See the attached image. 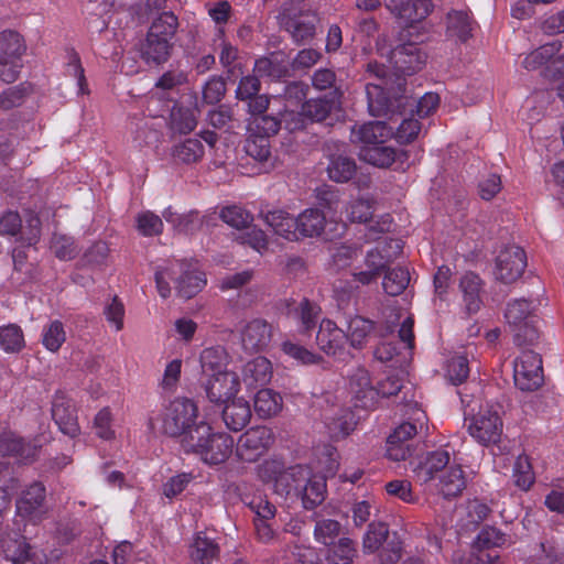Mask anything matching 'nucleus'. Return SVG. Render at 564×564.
Returning <instances> with one entry per match:
<instances>
[{
	"instance_id": "1",
	"label": "nucleus",
	"mask_w": 564,
	"mask_h": 564,
	"mask_svg": "<svg viewBox=\"0 0 564 564\" xmlns=\"http://www.w3.org/2000/svg\"><path fill=\"white\" fill-rule=\"evenodd\" d=\"M368 82L366 95L370 115L375 117L388 116L389 119L395 113L415 115L425 118L432 115L440 105V97L435 93H426L419 100L413 97L399 94L403 91L402 83L397 77L388 74L383 64L370 62L367 65Z\"/></svg>"
},
{
	"instance_id": "2",
	"label": "nucleus",
	"mask_w": 564,
	"mask_h": 564,
	"mask_svg": "<svg viewBox=\"0 0 564 564\" xmlns=\"http://www.w3.org/2000/svg\"><path fill=\"white\" fill-rule=\"evenodd\" d=\"M258 477L264 482H273L275 494H324L326 480L324 476L312 475L305 466H293L288 470L279 459L264 460L258 466Z\"/></svg>"
},
{
	"instance_id": "3",
	"label": "nucleus",
	"mask_w": 564,
	"mask_h": 564,
	"mask_svg": "<svg viewBox=\"0 0 564 564\" xmlns=\"http://www.w3.org/2000/svg\"><path fill=\"white\" fill-rule=\"evenodd\" d=\"M171 281L175 282L178 295L185 299L195 296L207 283L206 275L196 260L172 261L156 270L155 284L162 299L171 295Z\"/></svg>"
},
{
	"instance_id": "4",
	"label": "nucleus",
	"mask_w": 564,
	"mask_h": 564,
	"mask_svg": "<svg viewBox=\"0 0 564 564\" xmlns=\"http://www.w3.org/2000/svg\"><path fill=\"white\" fill-rule=\"evenodd\" d=\"M447 451H435L426 455L415 468L414 474L420 482H427L438 474V485L443 494H462L471 489L473 477L466 474L460 465H449Z\"/></svg>"
},
{
	"instance_id": "5",
	"label": "nucleus",
	"mask_w": 564,
	"mask_h": 564,
	"mask_svg": "<svg viewBox=\"0 0 564 564\" xmlns=\"http://www.w3.org/2000/svg\"><path fill=\"white\" fill-rule=\"evenodd\" d=\"M183 447L198 456L204 464L215 466L224 464L231 456L235 440L228 433L216 431L209 423L199 421Z\"/></svg>"
},
{
	"instance_id": "6",
	"label": "nucleus",
	"mask_w": 564,
	"mask_h": 564,
	"mask_svg": "<svg viewBox=\"0 0 564 564\" xmlns=\"http://www.w3.org/2000/svg\"><path fill=\"white\" fill-rule=\"evenodd\" d=\"M198 406L188 398H175L166 404L161 414L151 419L150 424L152 429H158L165 435L172 437L184 436L183 446L185 441L194 433V429L199 423Z\"/></svg>"
},
{
	"instance_id": "7",
	"label": "nucleus",
	"mask_w": 564,
	"mask_h": 564,
	"mask_svg": "<svg viewBox=\"0 0 564 564\" xmlns=\"http://www.w3.org/2000/svg\"><path fill=\"white\" fill-rule=\"evenodd\" d=\"M539 304L536 299H517L508 303L505 317L518 345L532 344L538 338L535 312Z\"/></svg>"
},
{
	"instance_id": "8",
	"label": "nucleus",
	"mask_w": 564,
	"mask_h": 564,
	"mask_svg": "<svg viewBox=\"0 0 564 564\" xmlns=\"http://www.w3.org/2000/svg\"><path fill=\"white\" fill-rule=\"evenodd\" d=\"M321 419L325 433L330 440L338 441L348 436L355 429L356 421L350 409L343 406L330 393L318 400Z\"/></svg>"
},
{
	"instance_id": "9",
	"label": "nucleus",
	"mask_w": 564,
	"mask_h": 564,
	"mask_svg": "<svg viewBox=\"0 0 564 564\" xmlns=\"http://www.w3.org/2000/svg\"><path fill=\"white\" fill-rule=\"evenodd\" d=\"M522 66L527 70H541L545 76L564 77V42L554 40L531 51Z\"/></svg>"
},
{
	"instance_id": "10",
	"label": "nucleus",
	"mask_w": 564,
	"mask_h": 564,
	"mask_svg": "<svg viewBox=\"0 0 564 564\" xmlns=\"http://www.w3.org/2000/svg\"><path fill=\"white\" fill-rule=\"evenodd\" d=\"M413 422H403L397 426L387 438V457L391 460H404L411 455V440L423 430L427 422L425 412L415 408L412 413Z\"/></svg>"
},
{
	"instance_id": "11",
	"label": "nucleus",
	"mask_w": 564,
	"mask_h": 564,
	"mask_svg": "<svg viewBox=\"0 0 564 564\" xmlns=\"http://www.w3.org/2000/svg\"><path fill=\"white\" fill-rule=\"evenodd\" d=\"M402 251V243L399 239H384L370 249L365 258L366 270L354 273V279L364 284L375 281L386 265L398 257Z\"/></svg>"
},
{
	"instance_id": "12",
	"label": "nucleus",
	"mask_w": 564,
	"mask_h": 564,
	"mask_svg": "<svg viewBox=\"0 0 564 564\" xmlns=\"http://www.w3.org/2000/svg\"><path fill=\"white\" fill-rule=\"evenodd\" d=\"M502 429L503 424L500 416V406L486 404L470 419L468 433L476 442L488 446L500 441Z\"/></svg>"
},
{
	"instance_id": "13",
	"label": "nucleus",
	"mask_w": 564,
	"mask_h": 564,
	"mask_svg": "<svg viewBox=\"0 0 564 564\" xmlns=\"http://www.w3.org/2000/svg\"><path fill=\"white\" fill-rule=\"evenodd\" d=\"M25 52L22 36L14 31L0 33V79L12 83L17 79L21 64V57Z\"/></svg>"
},
{
	"instance_id": "14",
	"label": "nucleus",
	"mask_w": 564,
	"mask_h": 564,
	"mask_svg": "<svg viewBox=\"0 0 564 564\" xmlns=\"http://www.w3.org/2000/svg\"><path fill=\"white\" fill-rule=\"evenodd\" d=\"M0 547L4 558L12 564H46L44 552L30 545L22 532H3Z\"/></svg>"
},
{
	"instance_id": "15",
	"label": "nucleus",
	"mask_w": 564,
	"mask_h": 564,
	"mask_svg": "<svg viewBox=\"0 0 564 564\" xmlns=\"http://www.w3.org/2000/svg\"><path fill=\"white\" fill-rule=\"evenodd\" d=\"M303 0H290L283 7L282 21L296 42L313 37L316 17L308 9L300 6Z\"/></svg>"
},
{
	"instance_id": "16",
	"label": "nucleus",
	"mask_w": 564,
	"mask_h": 564,
	"mask_svg": "<svg viewBox=\"0 0 564 564\" xmlns=\"http://www.w3.org/2000/svg\"><path fill=\"white\" fill-rule=\"evenodd\" d=\"M513 379L522 391L536 390L543 382L541 357L532 350H522L513 364Z\"/></svg>"
},
{
	"instance_id": "17",
	"label": "nucleus",
	"mask_w": 564,
	"mask_h": 564,
	"mask_svg": "<svg viewBox=\"0 0 564 564\" xmlns=\"http://www.w3.org/2000/svg\"><path fill=\"white\" fill-rule=\"evenodd\" d=\"M274 436L270 429L256 426L240 435L237 444V454L240 459L254 462L262 456L273 444Z\"/></svg>"
},
{
	"instance_id": "18",
	"label": "nucleus",
	"mask_w": 564,
	"mask_h": 564,
	"mask_svg": "<svg viewBox=\"0 0 564 564\" xmlns=\"http://www.w3.org/2000/svg\"><path fill=\"white\" fill-rule=\"evenodd\" d=\"M50 508L45 496H19L15 500L14 528L10 531L24 532L26 523L36 524L45 519Z\"/></svg>"
},
{
	"instance_id": "19",
	"label": "nucleus",
	"mask_w": 564,
	"mask_h": 564,
	"mask_svg": "<svg viewBox=\"0 0 564 564\" xmlns=\"http://www.w3.org/2000/svg\"><path fill=\"white\" fill-rule=\"evenodd\" d=\"M206 398L215 404H220L236 397L240 391V378L237 372L227 370L206 379H200Z\"/></svg>"
},
{
	"instance_id": "20",
	"label": "nucleus",
	"mask_w": 564,
	"mask_h": 564,
	"mask_svg": "<svg viewBox=\"0 0 564 564\" xmlns=\"http://www.w3.org/2000/svg\"><path fill=\"white\" fill-rule=\"evenodd\" d=\"M527 267V256L522 248L508 246L500 250L496 259L495 276L503 283L517 281Z\"/></svg>"
},
{
	"instance_id": "21",
	"label": "nucleus",
	"mask_w": 564,
	"mask_h": 564,
	"mask_svg": "<svg viewBox=\"0 0 564 564\" xmlns=\"http://www.w3.org/2000/svg\"><path fill=\"white\" fill-rule=\"evenodd\" d=\"M292 101L290 100L286 107H291ZM294 109L286 108L280 113V118L272 116H257L251 117L248 123V132L263 134L270 137L279 131L280 126L283 123L285 129L290 131L299 130L303 128V120L299 119L294 121Z\"/></svg>"
},
{
	"instance_id": "22",
	"label": "nucleus",
	"mask_w": 564,
	"mask_h": 564,
	"mask_svg": "<svg viewBox=\"0 0 564 564\" xmlns=\"http://www.w3.org/2000/svg\"><path fill=\"white\" fill-rule=\"evenodd\" d=\"M378 380H373L365 368L356 369L349 377L348 389L357 404L372 409L378 404Z\"/></svg>"
},
{
	"instance_id": "23",
	"label": "nucleus",
	"mask_w": 564,
	"mask_h": 564,
	"mask_svg": "<svg viewBox=\"0 0 564 564\" xmlns=\"http://www.w3.org/2000/svg\"><path fill=\"white\" fill-rule=\"evenodd\" d=\"M388 61L397 73L411 75L422 69L426 54L417 44L405 43L393 48Z\"/></svg>"
},
{
	"instance_id": "24",
	"label": "nucleus",
	"mask_w": 564,
	"mask_h": 564,
	"mask_svg": "<svg viewBox=\"0 0 564 564\" xmlns=\"http://www.w3.org/2000/svg\"><path fill=\"white\" fill-rule=\"evenodd\" d=\"M384 4L404 24L422 21L432 12L434 7L431 0H384Z\"/></svg>"
},
{
	"instance_id": "25",
	"label": "nucleus",
	"mask_w": 564,
	"mask_h": 564,
	"mask_svg": "<svg viewBox=\"0 0 564 564\" xmlns=\"http://www.w3.org/2000/svg\"><path fill=\"white\" fill-rule=\"evenodd\" d=\"M271 338L272 327L262 318L251 319L240 329V340L246 351L264 350L269 346Z\"/></svg>"
},
{
	"instance_id": "26",
	"label": "nucleus",
	"mask_w": 564,
	"mask_h": 564,
	"mask_svg": "<svg viewBox=\"0 0 564 564\" xmlns=\"http://www.w3.org/2000/svg\"><path fill=\"white\" fill-rule=\"evenodd\" d=\"M506 542L505 534L494 527L484 528L474 542V552L470 556V564H494L498 555H491L486 551L501 546Z\"/></svg>"
},
{
	"instance_id": "27",
	"label": "nucleus",
	"mask_w": 564,
	"mask_h": 564,
	"mask_svg": "<svg viewBox=\"0 0 564 564\" xmlns=\"http://www.w3.org/2000/svg\"><path fill=\"white\" fill-rule=\"evenodd\" d=\"M221 404H225L221 412L223 421L230 431L239 432L250 422L251 406L243 397H234Z\"/></svg>"
},
{
	"instance_id": "28",
	"label": "nucleus",
	"mask_w": 564,
	"mask_h": 564,
	"mask_svg": "<svg viewBox=\"0 0 564 564\" xmlns=\"http://www.w3.org/2000/svg\"><path fill=\"white\" fill-rule=\"evenodd\" d=\"M392 137V127L384 121H371L351 130V141L361 147L383 144Z\"/></svg>"
},
{
	"instance_id": "29",
	"label": "nucleus",
	"mask_w": 564,
	"mask_h": 564,
	"mask_svg": "<svg viewBox=\"0 0 564 564\" xmlns=\"http://www.w3.org/2000/svg\"><path fill=\"white\" fill-rule=\"evenodd\" d=\"M52 416L61 432L69 437H76L79 432L74 405L63 395H56L52 405Z\"/></svg>"
},
{
	"instance_id": "30",
	"label": "nucleus",
	"mask_w": 564,
	"mask_h": 564,
	"mask_svg": "<svg viewBox=\"0 0 564 564\" xmlns=\"http://www.w3.org/2000/svg\"><path fill=\"white\" fill-rule=\"evenodd\" d=\"M263 221L273 234L289 241L299 240L297 217L283 209H273L263 214Z\"/></svg>"
},
{
	"instance_id": "31",
	"label": "nucleus",
	"mask_w": 564,
	"mask_h": 564,
	"mask_svg": "<svg viewBox=\"0 0 564 564\" xmlns=\"http://www.w3.org/2000/svg\"><path fill=\"white\" fill-rule=\"evenodd\" d=\"M230 357L223 346L205 348L199 356L200 379H206L229 370Z\"/></svg>"
},
{
	"instance_id": "32",
	"label": "nucleus",
	"mask_w": 564,
	"mask_h": 564,
	"mask_svg": "<svg viewBox=\"0 0 564 564\" xmlns=\"http://www.w3.org/2000/svg\"><path fill=\"white\" fill-rule=\"evenodd\" d=\"M458 288L466 312L469 314L478 312L482 304V280L479 275L474 272L464 273L459 279Z\"/></svg>"
},
{
	"instance_id": "33",
	"label": "nucleus",
	"mask_w": 564,
	"mask_h": 564,
	"mask_svg": "<svg viewBox=\"0 0 564 564\" xmlns=\"http://www.w3.org/2000/svg\"><path fill=\"white\" fill-rule=\"evenodd\" d=\"M319 314L321 307L307 299H303L296 306L290 307L288 311V316L296 324L301 335L311 334Z\"/></svg>"
},
{
	"instance_id": "34",
	"label": "nucleus",
	"mask_w": 564,
	"mask_h": 564,
	"mask_svg": "<svg viewBox=\"0 0 564 564\" xmlns=\"http://www.w3.org/2000/svg\"><path fill=\"white\" fill-rule=\"evenodd\" d=\"M37 445L31 442L25 443L13 432H6L0 437V454L14 456L20 462H29L35 457Z\"/></svg>"
},
{
	"instance_id": "35",
	"label": "nucleus",
	"mask_w": 564,
	"mask_h": 564,
	"mask_svg": "<svg viewBox=\"0 0 564 564\" xmlns=\"http://www.w3.org/2000/svg\"><path fill=\"white\" fill-rule=\"evenodd\" d=\"M344 332L330 319H323L316 335L319 348L327 355H336L344 346Z\"/></svg>"
},
{
	"instance_id": "36",
	"label": "nucleus",
	"mask_w": 564,
	"mask_h": 564,
	"mask_svg": "<svg viewBox=\"0 0 564 564\" xmlns=\"http://www.w3.org/2000/svg\"><path fill=\"white\" fill-rule=\"evenodd\" d=\"M474 22L466 10H453L446 19V36L456 42L464 43L473 32Z\"/></svg>"
},
{
	"instance_id": "37",
	"label": "nucleus",
	"mask_w": 564,
	"mask_h": 564,
	"mask_svg": "<svg viewBox=\"0 0 564 564\" xmlns=\"http://www.w3.org/2000/svg\"><path fill=\"white\" fill-rule=\"evenodd\" d=\"M326 218L323 212L317 208H306L297 216L299 239L315 238L325 232Z\"/></svg>"
},
{
	"instance_id": "38",
	"label": "nucleus",
	"mask_w": 564,
	"mask_h": 564,
	"mask_svg": "<svg viewBox=\"0 0 564 564\" xmlns=\"http://www.w3.org/2000/svg\"><path fill=\"white\" fill-rule=\"evenodd\" d=\"M242 377L250 388L267 384L272 378V365L265 357H256L245 365Z\"/></svg>"
},
{
	"instance_id": "39",
	"label": "nucleus",
	"mask_w": 564,
	"mask_h": 564,
	"mask_svg": "<svg viewBox=\"0 0 564 564\" xmlns=\"http://www.w3.org/2000/svg\"><path fill=\"white\" fill-rule=\"evenodd\" d=\"M172 42L167 37H152L147 35L141 47V56L148 64L159 65L165 63L171 54Z\"/></svg>"
},
{
	"instance_id": "40",
	"label": "nucleus",
	"mask_w": 564,
	"mask_h": 564,
	"mask_svg": "<svg viewBox=\"0 0 564 564\" xmlns=\"http://www.w3.org/2000/svg\"><path fill=\"white\" fill-rule=\"evenodd\" d=\"M191 557L199 564H209L219 553L218 544L206 535L205 532H197L191 545Z\"/></svg>"
},
{
	"instance_id": "41",
	"label": "nucleus",
	"mask_w": 564,
	"mask_h": 564,
	"mask_svg": "<svg viewBox=\"0 0 564 564\" xmlns=\"http://www.w3.org/2000/svg\"><path fill=\"white\" fill-rule=\"evenodd\" d=\"M376 210V200L369 195L352 197L346 205L345 213L351 223H367Z\"/></svg>"
},
{
	"instance_id": "42",
	"label": "nucleus",
	"mask_w": 564,
	"mask_h": 564,
	"mask_svg": "<svg viewBox=\"0 0 564 564\" xmlns=\"http://www.w3.org/2000/svg\"><path fill=\"white\" fill-rule=\"evenodd\" d=\"M334 107V101L328 100L326 98H312L306 100L302 106L301 112H296L294 110V121L299 119L303 120V127L305 126V120L312 121H322L324 120L328 113L332 111Z\"/></svg>"
},
{
	"instance_id": "43",
	"label": "nucleus",
	"mask_w": 564,
	"mask_h": 564,
	"mask_svg": "<svg viewBox=\"0 0 564 564\" xmlns=\"http://www.w3.org/2000/svg\"><path fill=\"white\" fill-rule=\"evenodd\" d=\"M282 404L281 395L271 389H261L254 395V411L262 419L276 415Z\"/></svg>"
},
{
	"instance_id": "44",
	"label": "nucleus",
	"mask_w": 564,
	"mask_h": 564,
	"mask_svg": "<svg viewBox=\"0 0 564 564\" xmlns=\"http://www.w3.org/2000/svg\"><path fill=\"white\" fill-rule=\"evenodd\" d=\"M359 156L371 165L386 167L394 162L395 150L383 144L367 145L360 148Z\"/></svg>"
},
{
	"instance_id": "45",
	"label": "nucleus",
	"mask_w": 564,
	"mask_h": 564,
	"mask_svg": "<svg viewBox=\"0 0 564 564\" xmlns=\"http://www.w3.org/2000/svg\"><path fill=\"white\" fill-rule=\"evenodd\" d=\"M175 160L191 164L199 161L204 155V145L199 139L189 138L176 144L172 152Z\"/></svg>"
},
{
	"instance_id": "46",
	"label": "nucleus",
	"mask_w": 564,
	"mask_h": 564,
	"mask_svg": "<svg viewBox=\"0 0 564 564\" xmlns=\"http://www.w3.org/2000/svg\"><path fill=\"white\" fill-rule=\"evenodd\" d=\"M329 546L327 560L330 564H350L356 556L355 542L347 536L339 538Z\"/></svg>"
},
{
	"instance_id": "47",
	"label": "nucleus",
	"mask_w": 564,
	"mask_h": 564,
	"mask_svg": "<svg viewBox=\"0 0 564 564\" xmlns=\"http://www.w3.org/2000/svg\"><path fill=\"white\" fill-rule=\"evenodd\" d=\"M512 478L514 485L521 491L530 490L534 482L535 476L532 465L527 455H519L513 465Z\"/></svg>"
},
{
	"instance_id": "48",
	"label": "nucleus",
	"mask_w": 564,
	"mask_h": 564,
	"mask_svg": "<svg viewBox=\"0 0 564 564\" xmlns=\"http://www.w3.org/2000/svg\"><path fill=\"white\" fill-rule=\"evenodd\" d=\"M25 345L24 335L20 326L9 324L0 327V347L6 352H19Z\"/></svg>"
},
{
	"instance_id": "49",
	"label": "nucleus",
	"mask_w": 564,
	"mask_h": 564,
	"mask_svg": "<svg viewBox=\"0 0 564 564\" xmlns=\"http://www.w3.org/2000/svg\"><path fill=\"white\" fill-rule=\"evenodd\" d=\"M372 329L373 324L371 321L361 316H355L349 319L347 335L345 336L350 340L351 346L360 347L366 343Z\"/></svg>"
},
{
	"instance_id": "50",
	"label": "nucleus",
	"mask_w": 564,
	"mask_h": 564,
	"mask_svg": "<svg viewBox=\"0 0 564 564\" xmlns=\"http://www.w3.org/2000/svg\"><path fill=\"white\" fill-rule=\"evenodd\" d=\"M355 172V161L346 156L333 158L327 167L329 178L337 183L348 182Z\"/></svg>"
},
{
	"instance_id": "51",
	"label": "nucleus",
	"mask_w": 564,
	"mask_h": 564,
	"mask_svg": "<svg viewBox=\"0 0 564 564\" xmlns=\"http://www.w3.org/2000/svg\"><path fill=\"white\" fill-rule=\"evenodd\" d=\"M178 22L177 18L171 12L161 13L151 24L148 35L152 37H174Z\"/></svg>"
},
{
	"instance_id": "52",
	"label": "nucleus",
	"mask_w": 564,
	"mask_h": 564,
	"mask_svg": "<svg viewBox=\"0 0 564 564\" xmlns=\"http://www.w3.org/2000/svg\"><path fill=\"white\" fill-rule=\"evenodd\" d=\"M410 282V273L404 268H395L383 278L382 286L388 295L397 296L401 294Z\"/></svg>"
},
{
	"instance_id": "53",
	"label": "nucleus",
	"mask_w": 564,
	"mask_h": 564,
	"mask_svg": "<svg viewBox=\"0 0 564 564\" xmlns=\"http://www.w3.org/2000/svg\"><path fill=\"white\" fill-rule=\"evenodd\" d=\"M245 151L256 161H267L270 156L269 137L249 132L245 144Z\"/></svg>"
},
{
	"instance_id": "54",
	"label": "nucleus",
	"mask_w": 564,
	"mask_h": 564,
	"mask_svg": "<svg viewBox=\"0 0 564 564\" xmlns=\"http://www.w3.org/2000/svg\"><path fill=\"white\" fill-rule=\"evenodd\" d=\"M220 218L228 226L238 230L248 228L253 221L252 215L240 206H227L221 209Z\"/></svg>"
},
{
	"instance_id": "55",
	"label": "nucleus",
	"mask_w": 564,
	"mask_h": 564,
	"mask_svg": "<svg viewBox=\"0 0 564 564\" xmlns=\"http://www.w3.org/2000/svg\"><path fill=\"white\" fill-rule=\"evenodd\" d=\"M388 538L389 529L387 524L381 522L370 523L362 540L364 551L368 553L376 552Z\"/></svg>"
},
{
	"instance_id": "56",
	"label": "nucleus",
	"mask_w": 564,
	"mask_h": 564,
	"mask_svg": "<svg viewBox=\"0 0 564 564\" xmlns=\"http://www.w3.org/2000/svg\"><path fill=\"white\" fill-rule=\"evenodd\" d=\"M66 340V333L59 321L51 322L42 332L43 346L52 351H57Z\"/></svg>"
},
{
	"instance_id": "57",
	"label": "nucleus",
	"mask_w": 564,
	"mask_h": 564,
	"mask_svg": "<svg viewBox=\"0 0 564 564\" xmlns=\"http://www.w3.org/2000/svg\"><path fill=\"white\" fill-rule=\"evenodd\" d=\"M341 524L332 519H322L316 521L314 528V538L324 545H332L335 539L339 536Z\"/></svg>"
},
{
	"instance_id": "58",
	"label": "nucleus",
	"mask_w": 564,
	"mask_h": 564,
	"mask_svg": "<svg viewBox=\"0 0 564 564\" xmlns=\"http://www.w3.org/2000/svg\"><path fill=\"white\" fill-rule=\"evenodd\" d=\"M281 350L300 365H312L316 364L318 360L317 356L314 352L310 351L304 346L294 343L290 339H285L282 341Z\"/></svg>"
},
{
	"instance_id": "59",
	"label": "nucleus",
	"mask_w": 564,
	"mask_h": 564,
	"mask_svg": "<svg viewBox=\"0 0 564 564\" xmlns=\"http://www.w3.org/2000/svg\"><path fill=\"white\" fill-rule=\"evenodd\" d=\"M124 313V305L118 296H113L104 306V315L106 321L115 332H119L123 328Z\"/></svg>"
},
{
	"instance_id": "60",
	"label": "nucleus",
	"mask_w": 564,
	"mask_h": 564,
	"mask_svg": "<svg viewBox=\"0 0 564 564\" xmlns=\"http://www.w3.org/2000/svg\"><path fill=\"white\" fill-rule=\"evenodd\" d=\"M421 128L420 121L414 118V115H410L403 118L392 135L399 143H410L419 135Z\"/></svg>"
},
{
	"instance_id": "61",
	"label": "nucleus",
	"mask_w": 564,
	"mask_h": 564,
	"mask_svg": "<svg viewBox=\"0 0 564 564\" xmlns=\"http://www.w3.org/2000/svg\"><path fill=\"white\" fill-rule=\"evenodd\" d=\"M182 359L175 358L166 364L160 387L165 392L175 391L182 373Z\"/></svg>"
},
{
	"instance_id": "62",
	"label": "nucleus",
	"mask_w": 564,
	"mask_h": 564,
	"mask_svg": "<svg viewBox=\"0 0 564 564\" xmlns=\"http://www.w3.org/2000/svg\"><path fill=\"white\" fill-rule=\"evenodd\" d=\"M246 502L258 516L257 520H268L274 517L275 506L267 499V496H245Z\"/></svg>"
},
{
	"instance_id": "63",
	"label": "nucleus",
	"mask_w": 564,
	"mask_h": 564,
	"mask_svg": "<svg viewBox=\"0 0 564 564\" xmlns=\"http://www.w3.org/2000/svg\"><path fill=\"white\" fill-rule=\"evenodd\" d=\"M446 375L452 383H462L469 375L468 361L465 356H454L446 367Z\"/></svg>"
},
{
	"instance_id": "64",
	"label": "nucleus",
	"mask_w": 564,
	"mask_h": 564,
	"mask_svg": "<svg viewBox=\"0 0 564 564\" xmlns=\"http://www.w3.org/2000/svg\"><path fill=\"white\" fill-rule=\"evenodd\" d=\"M137 225L139 231L143 236H154L162 232L163 221L152 212L140 213L137 217Z\"/></svg>"
}]
</instances>
